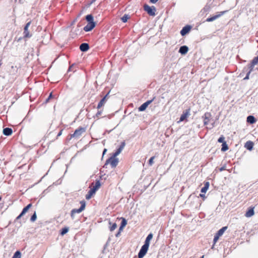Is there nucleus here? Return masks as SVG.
Masks as SVG:
<instances>
[{"label":"nucleus","mask_w":258,"mask_h":258,"mask_svg":"<svg viewBox=\"0 0 258 258\" xmlns=\"http://www.w3.org/2000/svg\"><path fill=\"white\" fill-rule=\"evenodd\" d=\"M153 234L150 233L148 236L146 237V239L145 241L144 244L142 246L139 253H138V257L139 258H143L147 253L148 250L149 249V247L150 245V240L153 238Z\"/></svg>","instance_id":"1"},{"label":"nucleus","mask_w":258,"mask_h":258,"mask_svg":"<svg viewBox=\"0 0 258 258\" xmlns=\"http://www.w3.org/2000/svg\"><path fill=\"white\" fill-rule=\"evenodd\" d=\"M80 204H81V206L79 209H74L72 210L71 216L72 218H74V215L75 214L80 213L82 212L85 209V206H86L85 202L84 201H82L80 202Z\"/></svg>","instance_id":"2"},{"label":"nucleus","mask_w":258,"mask_h":258,"mask_svg":"<svg viewBox=\"0 0 258 258\" xmlns=\"http://www.w3.org/2000/svg\"><path fill=\"white\" fill-rule=\"evenodd\" d=\"M118 163V160L116 158V156L112 155L111 157L108 159L105 163V165L110 164L112 167H115Z\"/></svg>","instance_id":"3"},{"label":"nucleus","mask_w":258,"mask_h":258,"mask_svg":"<svg viewBox=\"0 0 258 258\" xmlns=\"http://www.w3.org/2000/svg\"><path fill=\"white\" fill-rule=\"evenodd\" d=\"M85 132V128L83 127H79L75 130L74 133L70 135V139L74 138H78L80 137L82 134Z\"/></svg>","instance_id":"4"},{"label":"nucleus","mask_w":258,"mask_h":258,"mask_svg":"<svg viewBox=\"0 0 258 258\" xmlns=\"http://www.w3.org/2000/svg\"><path fill=\"white\" fill-rule=\"evenodd\" d=\"M258 64V55L253 58L250 63L248 64L247 67L249 69L248 72L251 73L253 71L254 67Z\"/></svg>","instance_id":"5"},{"label":"nucleus","mask_w":258,"mask_h":258,"mask_svg":"<svg viewBox=\"0 0 258 258\" xmlns=\"http://www.w3.org/2000/svg\"><path fill=\"white\" fill-rule=\"evenodd\" d=\"M31 23V21L28 22L24 27L23 32L24 38H30L32 36L28 30V28L30 26Z\"/></svg>","instance_id":"6"},{"label":"nucleus","mask_w":258,"mask_h":258,"mask_svg":"<svg viewBox=\"0 0 258 258\" xmlns=\"http://www.w3.org/2000/svg\"><path fill=\"white\" fill-rule=\"evenodd\" d=\"M155 98V97H153L152 99L150 100H148L146 102L144 103L142 105H141L139 107V109H138L139 111H144L147 108L149 104H150L154 101Z\"/></svg>","instance_id":"7"},{"label":"nucleus","mask_w":258,"mask_h":258,"mask_svg":"<svg viewBox=\"0 0 258 258\" xmlns=\"http://www.w3.org/2000/svg\"><path fill=\"white\" fill-rule=\"evenodd\" d=\"M204 124L205 125H208L212 118V115L210 112H206L203 116Z\"/></svg>","instance_id":"8"},{"label":"nucleus","mask_w":258,"mask_h":258,"mask_svg":"<svg viewBox=\"0 0 258 258\" xmlns=\"http://www.w3.org/2000/svg\"><path fill=\"white\" fill-rule=\"evenodd\" d=\"M108 94L109 93H107L98 103V105L97 106V108L98 109H100L106 103L107 100L108 99Z\"/></svg>","instance_id":"9"},{"label":"nucleus","mask_w":258,"mask_h":258,"mask_svg":"<svg viewBox=\"0 0 258 258\" xmlns=\"http://www.w3.org/2000/svg\"><path fill=\"white\" fill-rule=\"evenodd\" d=\"M226 12H227L226 11L220 12H219V13L218 15H215V16H214L213 17H211L210 18H207L206 19V21L208 22L213 21L216 20L217 18H218L220 17H221V16H222Z\"/></svg>","instance_id":"10"},{"label":"nucleus","mask_w":258,"mask_h":258,"mask_svg":"<svg viewBox=\"0 0 258 258\" xmlns=\"http://www.w3.org/2000/svg\"><path fill=\"white\" fill-rule=\"evenodd\" d=\"M189 112H190L189 109H186V110L183 111L182 114L180 116L179 121H178V122L183 121L184 120H185L186 119V118L189 116Z\"/></svg>","instance_id":"11"},{"label":"nucleus","mask_w":258,"mask_h":258,"mask_svg":"<svg viewBox=\"0 0 258 258\" xmlns=\"http://www.w3.org/2000/svg\"><path fill=\"white\" fill-rule=\"evenodd\" d=\"M144 10L145 11H146L149 15L153 16L155 15V13L154 10H153L148 5H145L144 6Z\"/></svg>","instance_id":"12"},{"label":"nucleus","mask_w":258,"mask_h":258,"mask_svg":"<svg viewBox=\"0 0 258 258\" xmlns=\"http://www.w3.org/2000/svg\"><path fill=\"white\" fill-rule=\"evenodd\" d=\"M95 26V23H88L84 28V30L86 32L91 31Z\"/></svg>","instance_id":"13"},{"label":"nucleus","mask_w":258,"mask_h":258,"mask_svg":"<svg viewBox=\"0 0 258 258\" xmlns=\"http://www.w3.org/2000/svg\"><path fill=\"white\" fill-rule=\"evenodd\" d=\"M191 26L189 25H186L184 26L182 30L180 31V34L182 36H184L188 33L191 30Z\"/></svg>","instance_id":"14"},{"label":"nucleus","mask_w":258,"mask_h":258,"mask_svg":"<svg viewBox=\"0 0 258 258\" xmlns=\"http://www.w3.org/2000/svg\"><path fill=\"white\" fill-rule=\"evenodd\" d=\"M125 145V142H122L121 143V145H120L119 147L118 148V149H117V150L115 151V152L113 153V155H114V156H116V157L117 155H118L120 153L121 151L123 150V149L124 148Z\"/></svg>","instance_id":"15"},{"label":"nucleus","mask_w":258,"mask_h":258,"mask_svg":"<svg viewBox=\"0 0 258 258\" xmlns=\"http://www.w3.org/2000/svg\"><path fill=\"white\" fill-rule=\"evenodd\" d=\"M125 145V142H122L121 143V145H120L119 147L118 148V149H117V150L115 151V152L113 153V155H114V156H116V157L117 155H118L120 153L121 151L123 150V149L124 148Z\"/></svg>","instance_id":"16"},{"label":"nucleus","mask_w":258,"mask_h":258,"mask_svg":"<svg viewBox=\"0 0 258 258\" xmlns=\"http://www.w3.org/2000/svg\"><path fill=\"white\" fill-rule=\"evenodd\" d=\"M101 184L99 180H96L95 183H92L91 184V188L94 189L96 192L100 187Z\"/></svg>","instance_id":"17"},{"label":"nucleus","mask_w":258,"mask_h":258,"mask_svg":"<svg viewBox=\"0 0 258 258\" xmlns=\"http://www.w3.org/2000/svg\"><path fill=\"white\" fill-rule=\"evenodd\" d=\"M254 144L252 141H247L244 145V147L247 150L251 151L253 147Z\"/></svg>","instance_id":"18"},{"label":"nucleus","mask_w":258,"mask_h":258,"mask_svg":"<svg viewBox=\"0 0 258 258\" xmlns=\"http://www.w3.org/2000/svg\"><path fill=\"white\" fill-rule=\"evenodd\" d=\"M254 208L253 207H250L249 208V209L247 210V211L245 214V216L246 217H250L252 216L254 214Z\"/></svg>","instance_id":"19"},{"label":"nucleus","mask_w":258,"mask_h":258,"mask_svg":"<svg viewBox=\"0 0 258 258\" xmlns=\"http://www.w3.org/2000/svg\"><path fill=\"white\" fill-rule=\"evenodd\" d=\"M80 49L82 51H86L89 49V46L88 43H84L80 45Z\"/></svg>","instance_id":"20"},{"label":"nucleus","mask_w":258,"mask_h":258,"mask_svg":"<svg viewBox=\"0 0 258 258\" xmlns=\"http://www.w3.org/2000/svg\"><path fill=\"white\" fill-rule=\"evenodd\" d=\"M188 50V48L187 46L184 45L180 47L179 50V52L182 54H186Z\"/></svg>","instance_id":"21"},{"label":"nucleus","mask_w":258,"mask_h":258,"mask_svg":"<svg viewBox=\"0 0 258 258\" xmlns=\"http://www.w3.org/2000/svg\"><path fill=\"white\" fill-rule=\"evenodd\" d=\"M13 131L11 128L6 127L3 130V134L5 136H10L12 134Z\"/></svg>","instance_id":"22"},{"label":"nucleus","mask_w":258,"mask_h":258,"mask_svg":"<svg viewBox=\"0 0 258 258\" xmlns=\"http://www.w3.org/2000/svg\"><path fill=\"white\" fill-rule=\"evenodd\" d=\"M96 192L94 191V189H92L91 188L89 190V191L88 192L87 194L86 195V199L87 200L90 199L93 196V195L95 194Z\"/></svg>","instance_id":"23"},{"label":"nucleus","mask_w":258,"mask_h":258,"mask_svg":"<svg viewBox=\"0 0 258 258\" xmlns=\"http://www.w3.org/2000/svg\"><path fill=\"white\" fill-rule=\"evenodd\" d=\"M247 121L251 124H252L255 122L256 119L253 116L249 115L247 117Z\"/></svg>","instance_id":"24"},{"label":"nucleus","mask_w":258,"mask_h":258,"mask_svg":"<svg viewBox=\"0 0 258 258\" xmlns=\"http://www.w3.org/2000/svg\"><path fill=\"white\" fill-rule=\"evenodd\" d=\"M209 187V182H206L205 183L204 186L203 187H202V188L201 189V192L203 193H205L208 189Z\"/></svg>","instance_id":"25"},{"label":"nucleus","mask_w":258,"mask_h":258,"mask_svg":"<svg viewBox=\"0 0 258 258\" xmlns=\"http://www.w3.org/2000/svg\"><path fill=\"white\" fill-rule=\"evenodd\" d=\"M227 227H223L221 229H220L216 233L217 235H219V236H221L223 235L225 231L227 229Z\"/></svg>","instance_id":"26"},{"label":"nucleus","mask_w":258,"mask_h":258,"mask_svg":"<svg viewBox=\"0 0 258 258\" xmlns=\"http://www.w3.org/2000/svg\"><path fill=\"white\" fill-rule=\"evenodd\" d=\"M32 207V204H28L26 207H25L22 210L21 213L23 215H24L26 212H27V211H28V210Z\"/></svg>","instance_id":"27"},{"label":"nucleus","mask_w":258,"mask_h":258,"mask_svg":"<svg viewBox=\"0 0 258 258\" xmlns=\"http://www.w3.org/2000/svg\"><path fill=\"white\" fill-rule=\"evenodd\" d=\"M86 19L88 23H94L93 22V17L91 15H87Z\"/></svg>","instance_id":"28"},{"label":"nucleus","mask_w":258,"mask_h":258,"mask_svg":"<svg viewBox=\"0 0 258 258\" xmlns=\"http://www.w3.org/2000/svg\"><path fill=\"white\" fill-rule=\"evenodd\" d=\"M102 114V110H100L97 111L95 115L94 116V118L96 119H98L100 118V116Z\"/></svg>","instance_id":"29"},{"label":"nucleus","mask_w":258,"mask_h":258,"mask_svg":"<svg viewBox=\"0 0 258 258\" xmlns=\"http://www.w3.org/2000/svg\"><path fill=\"white\" fill-rule=\"evenodd\" d=\"M109 225H111L109 227V229L111 231H113L114 230H115L116 228L117 224L116 223H114L112 224L111 222H109Z\"/></svg>","instance_id":"30"},{"label":"nucleus","mask_w":258,"mask_h":258,"mask_svg":"<svg viewBox=\"0 0 258 258\" xmlns=\"http://www.w3.org/2000/svg\"><path fill=\"white\" fill-rule=\"evenodd\" d=\"M222 148H221V151H223V152H225L226 151H227L228 149V147L226 144V142L225 143H223L222 145Z\"/></svg>","instance_id":"31"},{"label":"nucleus","mask_w":258,"mask_h":258,"mask_svg":"<svg viewBox=\"0 0 258 258\" xmlns=\"http://www.w3.org/2000/svg\"><path fill=\"white\" fill-rule=\"evenodd\" d=\"M69 231V228L68 227H64L62 228L60 232V234L61 235H63L66 234Z\"/></svg>","instance_id":"32"},{"label":"nucleus","mask_w":258,"mask_h":258,"mask_svg":"<svg viewBox=\"0 0 258 258\" xmlns=\"http://www.w3.org/2000/svg\"><path fill=\"white\" fill-rule=\"evenodd\" d=\"M12 258H21V252L19 251H17L14 253Z\"/></svg>","instance_id":"33"},{"label":"nucleus","mask_w":258,"mask_h":258,"mask_svg":"<svg viewBox=\"0 0 258 258\" xmlns=\"http://www.w3.org/2000/svg\"><path fill=\"white\" fill-rule=\"evenodd\" d=\"M130 18L127 15H124L121 18V20L123 22L125 23L127 22V20Z\"/></svg>","instance_id":"34"},{"label":"nucleus","mask_w":258,"mask_h":258,"mask_svg":"<svg viewBox=\"0 0 258 258\" xmlns=\"http://www.w3.org/2000/svg\"><path fill=\"white\" fill-rule=\"evenodd\" d=\"M155 157L153 156L150 158V159L149 160L148 164L150 166H152L154 163V160L155 159Z\"/></svg>","instance_id":"35"},{"label":"nucleus","mask_w":258,"mask_h":258,"mask_svg":"<svg viewBox=\"0 0 258 258\" xmlns=\"http://www.w3.org/2000/svg\"><path fill=\"white\" fill-rule=\"evenodd\" d=\"M225 140V138L223 136H221L218 140V142L219 143H222L223 144V143H225L226 142L224 141Z\"/></svg>","instance_id":"36"},{"label":"nucleus","mask_w":258,"mask_h":258,"mask_svg":"<svg viewBox=\"0 0 258 258\" xmlns=\"http://www.w3.org/2000/svg\"><path fill=\"white\" fill-rule=\"evenodd\" d=\"M219 237L220 236L219 235H218L216 234V235L214 236V240H213L214 244H215L217 242V241L218 240Z\"/></svg>","instance_id":"37"},{"label":"nucleus","mask_w":258,"mask_h":258,"mask_svg":"<svg viewBox=\"0 0 258 258\" xmlns=\"http://www.w3.org/2000/svg\"><path fill=\"white\" fill-rule=\"evenodd\" d=\"M122 220L121 222V227H124L126 225V221L124 218H122Z\"/></svg>","instance_id":"38"},{"label":"nucleus","mask_w":258,"mask_h":258,"mask_svg":"<svg viewBox=\"0 0 258 258\" xmlns=\"http://www.w3.org/2000/svg\"><path fill=\"white\" fill-rule=\"evenodd\" d=\"M37 218V216L35 213L31 216V221L32 222H34L36 220Z\"/></svg>","instance_id":"39"},{"label":"nucleus","mask_w":258,"mask_h":258,"mask_svg":"<svg viewBox=\"0 0 258 258\" xmlns=\"http://www.w3.org/2000/svg\"><path fill=\"white\" fill-rule=\"evenodd\" d=\"M74 67H75V66L74 64L71 66L69 68V70H68V71H74V72H75L76 71V70H73V68Z\"/></svg>","instance_id":"40"},{"label":"nucleus","mask_w":258,"mask_h":258,"mask_svg":"<svg viewBox=\"0 0 258 258\" xmlns=\"http://www.w3.org/2000/svg\"><path fill=\"white\" fill-rule=\"evenodd\" d=\"M226 169V166H223L222 167H221V168H219V171H222L223 170H225Z\"/></svg>","instance_id":"41"},{"label":"nucleus","mask_w":258,"mask_h":258,"mask_svg":"<svg viewBox=\"0 0 258 258\" xmlns=\"http://www.w3.org/2000/svg\"><path fill=\"white\" fill-rule=\"evenodd\" d=\"M250 74V73L248 72L246 74V77L244 78V80H248L249 79V76Z\"/></svg>","instance_id":"42"},{"label":"nucleus","mask_w":258,"mask_h":258,"mask_svg":"<svg viewBox=\"0 0 258 258\" xmlns=\"http://www.w3.org/2000/svg\"><path fill=\"white\" fill-rule=\"evenodd\" d=\"M63 130H61L60 132L58 133V134L57 135L56 138L57 139L58 137L62 135Z\"/></svg>","instance_id":"43"},{"label":"nucleus","mask_w":258,"mask_h":258,"mask_svg":"<svg viewBox=\"0 0 258 258\" xmlns=\"http://www.w3.org/2000/svg\"><path fill=\"white\" fill-rule=\"evenodd\" d=\"M24 215L22 214V213H21L17 218H16V219L17 220H18L19 219H20Z\"/></svg>","instance_id":"44"},{"label":"nucleus","mask_w":258,"mask_h":258,"mask_svg":"<svg viewBox=\"0 0 258 258\" xmlns=\"http://www.w3.org/2000/svg\"><path fill=\"white\" fill-rule=\"evenodd\" d=\"M158 0H150V3L155 4L156 3Z\"/></svg>","instance_id":"45"},{"label":"nucleus","mask_w":258,"mask_h":258,"mask_svg":"<svg viewBox=\"0 0 258 258\" xmlns=\"http://www.w3.org/2000/svg\"><path fill=\"white\" fill-rule=\"evenodd\" d=\"M52 97V93H51L48 97V98L47 99L46 101L47 102L48 100Z\"/></svg>","instance_id":"46"},{"label":"nucleus","mask_w":258,"mask_h":258,"mask_svg":"<svg viewBox=\"0 0 258 258\" xmlns=\"http://www.w3.org/2000/svg\"><path fill=\"white\" fill-rule=\"evenodd\" d=\"M106 151H107V149H104L103 150V156L106 153Z\"/></svg>","instance_id":"47"},{"label":"nucleus","mask_w":258,"mask_h":258,"mask_svg":"<svg viewBox=\"0 0 258 258\" xmlns=\"http://www.w3.org/2000/svg\"><path fill=\"white\" fill-rule=\"evenodd\" d=\"M200 197H202V198H204V199H205V195H204V194H200Z\"/></svg>","instance_id":"48"},{"label":"nucleus","mask_w":258,"mask_h":258,"mask_svg":"<svg viewBox=\"0 0 258 258\" xmlns=\"http://www.w3.org/2000/svg\"><path fill=\"white\" fill-rule=\"evenodd\" d=\"M123 227H121V226H120L119 229V231H121Z\"/></svg>","instance_id":"49"},{"label":"nucleus","mask_w":258,"mask_h":258,"mask_svg":"<svg viewBox=\"0 0 258 258\" xmlns=\"http://www.w3.org/2000/svg\"><path fill=\"white\" fill-rule=\"evenodd\" d=\"M120 231H119V232H118L116 234V237H118V236L119 235V234H120Z\"/></svg>","instance_id":"50"},{"label":"nucleus","mask_w":258,"mask_h":258,"mask_svg":"<svg viewBox=\"0 0 258 258\" xmlns=\"http://www.w3.org/2000/svg\"><path fill=\"white\" fill-rule=\"evenodd\" d=\"M2 65V62H1V60H0V67Z\"/></svg>","instance_id":"51"},{"label":"nucleus","mask_w":258,"mask_h":258,"mask_svg":"<svg viewBox=\"0 0 258 258\" xmlns=\"http://www.w3.org/2000/svg\"><path fill=\"white\" fill-rule=\"evenodd\" d=\"M2 200V197L0 196V201H1Z\"/></svg>","instance_id":"52"},{"label":"nucleus","mask_w":258,"mask_h":258,"mask_svg":"<svg viewBox=\"0 0 258 258\" xmlns=\"http://www.w3.org/2000/svg\"><path fill=\"white\" fill-rule=\"evenodd\" d=\"M204 255H203V256L201 257V258H204Z\"/></svg>","instance_id":"53"},{"label":"nucleus","mask_w":258,"mask_h":258,"mask_svg":"<svg viewBox=\"0 0 258 258\" xmlns=\"http://www.w3.org/2000/svg\"><path fill=\"white\" fill-rule=\"evenodd\" d=\"M256 70L258 71V68H256Z\"/></svg>","instance_id":"54"}]
</instances>
